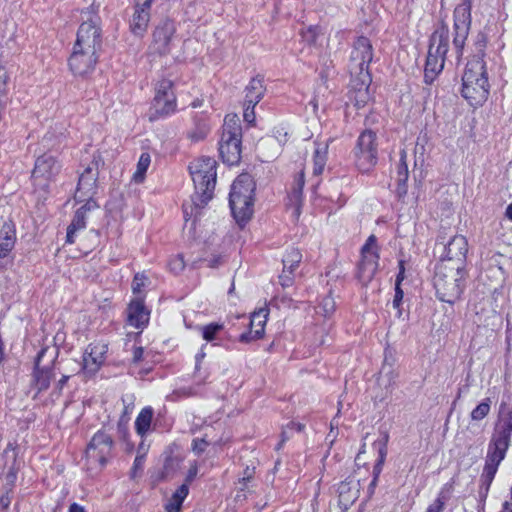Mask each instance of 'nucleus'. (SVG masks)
<instances>
[{"mask_svg":"<svg viewBox=\"0 0 512 512\" xmlns=\"http://www.w3.org/2000/svg\"><path fill=\"white\" fill-rule=\"evenodd\" d=\"M100 46L99 18L94 15L80 25L72 54L68 59L69 68L75 76L84 77L95 69Z\"/></svg>","mask_w":512,"mask_h":512,"instance_id":"nucleus-1","label":"nucleus"},{"mask_svg":"<svg viewBox=\"0 0 512 512\" xmlns=\"http://www.w3.org/2000/svg\"><path fill=\"white\" fill-rule=\"evenodd\" d=\"M217 163L212 157H199L189 165V171L195 186V195L191 203L183 204V215L186 221L196 218L200 204H206L213 194L216 185Z\"/></svg>","mask_w":512,"mask_h":512,"instance_id":"nucleus-2","label":"nucleus"},{"mask_svg":"<svg viewBox=\"0 0 512 512\" xmlns=\"http://www.w3.org/2000/svg\"><path fill=\"white\" fill-rule=\"evenodd\" d=\"M512 436V411L506 410L500 413L499 420L496 423L492 439L489 443L485 466L482 473V479L486 483L484 496H486L489 486L492 483L498 467L505 458L506 451L510 445Z\"/></svg>","mask_w":512,"mask_h":512,"instance_id":"nucleus-3","label":"nucleus"},{"mask_svg":"<svg viewBox=\"0 0 512 512\" xmlns=\"http://www.w3.org/2000/svg\"><path fill=\"white\" fill-rule=\"evenodd\" d=\"M490 84L484 60L474 57L466 64L462 76V96L473 106L482 105L489 96Z\"/></svg>","mask_w":512,"mask_h":512,"instance_id":"nucleus-4","label":"nucleus"},{"mask_svg":"<svg viewBox=\"0 0 512 512\" xmlns=\"http://www.w3.org/2000/svg\"><path fill=\"white\" fill-rule=\"evenodd\" d=\"M466 280V270L462 266L438 262L435 267L433 285L438 299L454 304L461 296Z\"/></svg>","mask_w":512,"mask_h":512,"instance_id":"nucleus-5","label":"nucleus"},{"mask_svg":"<svg viewBox=\"0 0 512 512\" xmlns=\"http://www.w3.org/2000/svg\"><path fill=\"white\" fill-rule=\"evenodd\" d=\"M255 183L247 174L239 175L231 186L229 205L239 225H244L253 215Z\"/></svg>","mask_w":512,"mask_h":512,"instance_id":"nucleus-6","label":"nucleus"},{"mask_svg":"<svg viewBox=\"0 0 512 512\" xmlns=\"http://www.w3.org/2000/svg\"><path fill=\"white\" fill-rule=\"evenodd\" d=\"M242 130L237 115H227L219 142V153L224 163L236 165L241 159Z\"/></svg>","mask_w":512,"mask_h":512,"instance_id":"nucleus-7","label":"nucleus"},{"mask_svg":"<svg viewBox=\"0 0 512 512\" xmlns=\"http://www.w3.org/2000/svg\"><path fill=\"white\" fill-rule=\"evenodd\" d=\"M448 46V30L445 27L437 29L430 39L424 73L426 83L433 82L436 75L442 71Z\"/></svg>","mask_w":512,"mask_h":512,"instance_id":"nucleus-8","label":"nucleus"},{"mask_svg":"<svg viewBox=\"0 0 512 512\" xmlns=\"http://www.w3.org/2000/svg\"><path fill=\"white\" fill-rule=\"evenodd\" d=\"M352 154L357 170L361 173L370 172L378 160L376 133L372 130H364L357 138Z\"/></svg>","mask_w":512,"mask_h":512,"instance_id":"nucleus-9","label":"nucleus"},{"mask_svg":"<svg viewBox=\"0 0 512 512\" xmlns=\"http://www.w3.org/2000/svg\"><path fill=\"white\" fill-rule=\"evenodd\" d=\"M177 108L174 83L168 78L159 80L155 85V95L149 110V120L155 121L175 113Z\"/></svg>","mask_w":512,"mask_h":512,"instance_id":"nucleus-10","label":"nucleus"},{"mask_svg":"<svg viewBox=\"0 0 512 512\" xmlns=\"http://www.w3.org/2000/svg\"><path fill=\"white\" fill-rule=\"evenodd\" d=\"M113 440L104 431L96 432L85 451L86 467L88 470H101L111 457Z\"/></svg>","mask_w":512,"mask_h":512,"instance_id":"nucleus-11","label":"nucleus"},{"mask_svg":"<svg viewBox=\"0 0 512 512\" xmlns=\"http://www.w3.org/2000/svg\"><path fill=\"white\" fill-rule=\"evenodd\" d=\"M379 247L375 235H370L361 248V261L358 265L357 278L367 285L374 278L379 267Z\"/></svg>","mask_w":512,"mask_h":512,"instance_id":"nucleus-12","label":"nucleus"},{"mask_svg":"<svg viewBox=\"0 0 512 512\" xmlns=\"http://www.w3.org/2000/svg\"><path fill=\"white\" fill-rule=\"evenodd\" d=\"M180 39L176 34V24L171 20L161 21L154 29L152 42L150 44L151 53L158 55L170 54L172 49L179 43Z\"/></svg>","mask_w":512,"mask_h":512,"instance_id":"nucleus-13","label":"nucleus"},{"mask_svg":"<svg viewBox=\"0 0 512 512\" xmlns=\"http://www.w3.org/2000/svg\"><path fill=\"white\" fill-rule=\"evenodd\" d=\"M60 170L61 164L53 155L43 154L39 156L35 161L32 171V180L35 188L47 190L50 183L55 181Z\"/></svg>","mask_w":512,"mask_h":512,"instance_id":"nucleus-14","label":"nucleus"},{"mask_svg":"<svg viewBox=\"0 0 512 512\" xmlns=\"http://www.w3.org/2000/svg\"><path fill=\"white\" fill-rule=\"evenodd\" d=\"M372 45L366 37H359L351 51L348 69L351 77L369 73L368 67L372 60Z\"/></svg>","mask_w":512,"mask_h":512,"instance_id":"nucleus-15","label":"nucleus"},{"mask_svg":"<svg viewBox=\"0 0 512 512\" xmlns=\"http://www.w3.org/2000/svg\"><path fill=\"white\" fill-rule=\"evenodd\" d=\"M108 345L102 341L90 343L84 350L80 370L86 375H95L106 361Z\"/></svg>","mask_w":512,"mask_h":512,"instance_id":"nucleus-16","label":"nucleus"},{"mask_svg":"<svg viewBox=\"0 0 512 512\" xmlns=\"http://www.w3.org/2000/svg\"><path fill=\"white\" fill-rule=\"evenodd\" d=\"M49 350V347L42 348L38 352L35 359L33 382L39 392L46 390L50 386V382L54 377L52 365L55 358L57 357V350L53 349L50 353L49 361L46 364L43 363V358L49 352Z\"/></svg>","mask_w":512,"mask_h":512,"instance_id":"nucleus-17","label":"nucleus"},{"mask_svg":"<svg viewBox=\"0 0 512 512\" xmlns=\"http://www.w3.org/2000/svg\"><path fill=\"white\" fill-rule=\"evenodd\" d=\"M471 25V8L468 4H460L454 10V39L455 48L461 51L469 34Z\"/></svg>","mask_w":512,"mask_h":512,"instance_id":"nucleus-18","label":"nucleus"},{"mask_svg":"<svg viewBox=\"0 0 512 512\" xmlns=\"http://www.w3.org/2000/svg\"><path fill=\"white\" fill-rule=\"evenodd\" d=\"M468 252V241L463 235L453 236L444 246V253L439 262L449 265L462 266L465 268L466 255Z\"/></svg>","mask_w":512,"mask_h":512,"instance_id":"nucleus-19","label":"nucleus"},{"mask_svg":"<svg viewBox=\"0 0 512 512\" xmlns=\"http://www.w3.org/2000/svg\"><path fill=\"white\" fill-rule=\"evenodd\" d=\"M371 77L369 73L351 77L348 91V101L356 108L363 107L370 100L369 85Z\"/></svg>","mask_w":512,"mask_h":512,"instance_id":"nucleus-20","label":"nucleus"},{"mask_svg":"<svg viewBox=\"0 0 512 512\" xmlns=\"http://www.w3.org/2000/svg\"><path fill=\"white\" fill-rule=\"evenodd\" d=\"M98 171L95 167H87L80 175L75 198L78 201L93 200L92 197L96 193V182Z\"/></svg>","mask_w":512,"mask_h":512,"instance_id":"nucleus-21","label":"nucleus"},{"mask_svg":"<svg viewBox=\"0 0 512 512\" xmlns=\"http://www.w3.org/2000/svg\"><path fill=\"white\" fill-rule=\"evenodd\" d=\"M152 0L145 3L143 0H135V10L130 20V29L133 34L142 36L150 21V7Z\"/></svg>","mask_w":512,"mask_h":512,"instance_id":"nucleus-22","label":"nucleus"},{"mask_svg":"<svg viewBox=\"0 0 512 512\" xmlns=\"http://www.w3.org/2000/svg\"><path fill=\"white\" fill-rule=\"evenodd\" d=\"M268 315L269 311L266 307L254 311L250 317V329L247 333L241 334L240 341L248 343L261 338L265 332Z\"/></svg>","mask_w":512,"mask_h":512,"instance_id":"nucleus-23","label":"nucleus"},{"mask_svg":"<svg viewBox=\"0 0 512 512\" xmlns=\"http://www.w3.org/2000/svg\"><path fill=\"white\" fill-rule=\"evenodd\" d=\"M99 206L95 200H88L81 206L73 217L71 224L67 228L66 242L69 244L74 243L75 235L79 230L86 227L85 217L86 213L97 209Z\"/></svg>","mask_w":512,"mask_h":512,"instance_id":"nucleus-24","label":"nucleus"},{"mask_svg":"<svg viewBox=\"0 0 512 512\" xmlns=\"http://www.w3.org/2000/svg\"><path fill=\"white\" fill-rule=\"evenodd\" d=\"M149 313L143 305L142 296L131 300L128 307L127 321L130 326L141 328L148 323Z\"/></svg>","mask_w":512,"mask_h":512,"instance_id":"nucleus-25","label":"nucleus"},{"mask_svg":"<svg viewBox=\"0 0 512 512\" xmlns=\"http://www.w3.org/2000/svg\"><path fill=\"white\" fill-rule=\"evenodd\" d=\"M359 483L354 480H346L339 484V504L348 509L359 497Z\"/></svg>","mask_w":512,"mask_h":512,"instance_id":"nucleus-26","label":"nucleus"},{"mask_svg":"<svg viewBox=\"0 0 512 512\" xmlns=\"http://www.w3.org/2000/svg\"><path fill=\"white\" fill-rule=\"evenodd\" d=\"M15 230L9 224H4L0 231V259L5 258L15 245Z\"/></svg>","mask_w":512,"mask_h":512,"instance_id":"nucleus-27","label":"nucleus"},{"mask_svg":"<svg viewBox=\"0 0 512 512\" xmlns=\"http://www.w3.org/2000/svg\"><path fill=\"white\" fill-rule=\"evenodd\" d=\"M264 92L265 88L263 81L259 78H253L246 87V103L252 106H256L263 98Z\"/></svg>","mask_w":512,"mask_h":512,"instance_id":"nucleus-28","label":"nucleus"},{"mask_svg":"<svg viewBox=\"0 0 512 512\" xmlns=\"http://www.w3.org/2000/svg\"><path fill=\"white\" fill-rule=\"evenodd\" d=\"M328 155V143H316V147L313 154V174L321 175L324 171L327 162Z\"/></svg>","mask_w":512,"mask_h":512,"instance_id":"nucleus-29","label":"nucleus"},{"mask_svg":"<svg viewBox=\"0 0 512 512\" xmlns=\"http://www.w3.org/2000/svg\"><path fill=\"white\" fill-rule=\"evenodd\" d=\"M152 419L153 409L150 406L140 411L135 420V429L138 435L144 437L150 431Z\"/></svg>","mask_w":512,"mask_h":512,"instance_id":"nucleus-30","label":"nucleus"},{"mask_svg":"<svg viewBox=\"0 0 512 512\" xmlns=\"http://www.w3.org/2000/svg\"><path fill=\"white\" fill-rule=\"evenodd\" d=\"M387 442L388 436L386 435L382 440H378L374 443V447L377 449L378 457L374 466V479L371 482V486H375L377 478L382 471V466L387 456Z\"/></svg>","mask_w":512,"mask_h":512,"instance_id":"nucleus-31","label":"nucleus"},{"mask_svg":"<svg viewBox=\"0 0 512 512\" xmlns=\"http://www.w3.org/2000/svg\"><path fill=\"white\" fill-rule=\"evenodd\" d=\"M452 490V484H445L439 491L436 499L427 507L426 512H443L446 501L449 499Z\"/></svg>","mask_w":512,"mask_h":512,"instance_id":"nucleus-32","label":"nucleus"},{"mask_svg":"<svg viewBox=\"0 0 512 512\" xmlns=\"http://www.w3.org/2000/svg\"><path fill=\"white\" fill-rule=\"evenodd\" d=\"M409 171L405 161V157L402 156L397 166V193L399 196L405 195L407 192L406 183L408 181Z\"/></svg>","mask_w":512,"mask_h":512,"instance_id":"nucleus-33","label":"nucleus"},{"mask_svg":"<svg viewBox=\"0 0 512 512\" xmlns=\"http://www.w3.org/2000/svg\"><path fill=\"white\" fill-rule=\"evenodd\" d=\"M151 157L148 153H142L139 157L138 163L136 165V170L132 175V181L134 183H142L145 179L146 172L150 166Z\"/></svg>","mask_w":512,"mask_h":512,"instance_id":"nucleus-34","label":"nucleus"},{"mask_svg":"<svg viewBox=\"0 0 512 512\" xmlns=\"http://www.w3.org/2000/svg\"><path fill=\"white\" fill-rule=\"evenodd\" d=\"M302 260V254L298 249L288 250L283 258L284 272L292 274Z\"/></svg>","mask_w":512,"mask_h":512,"instance_id":"nucleus-35","label":"nucleus"},{"mask_svg":"<svg viewBox=\"0 0 512 512\" xmlns=\"http://www.w3.org/2000/svg\"><path fill=\"white\" fill-rule=\"evenodd\" d=\"M224 325L220 323H209L200 327L201 335L206 342H213L219 339Z\"/></svg>","mask_w":512,"mask_h":512,"instance_id":"nucleus-36","label":"nucleus"},{"mask_svg":"<svg viewBox=\"0 0 512 512\" xmlns=\"http://www.w3.org/2000/svg\"><path fill=\"white\" fill-rule=\"evenodd\" d=\"M304 186V174L301 172L295 179V185L289 195L290 201L295 205V212L299 213V205L302 197V189Z\"/></svg>","mask_w":512,"mask_h":512,"instance_id":"nucleus-37","label":"nucleus"},{"mask_svg":"<svg viewBox=\"0 0 512 512\" xmlns=\"http://www.w3.org/2000/svg\"><path fill=\"white\" fill-rule=\"evenodd\" d=\"M210 132V125L206 121H199L195 123L193 129L188 133V137L193 142H198L206 138Z\"/></svg>","mask_w":512,"mask_h":512,"instance_id":"nucleus-38","label":"nucleus"},{"mask_svg":"<svg viewBox=\"0 0 512 512\" xmlns=\"http://www.w3.org/2000/svg\"><path fill=\"white\" fill-rule=\"evenodd\" d=\"M491 400L489 398L484 399L479 403L471 412V419L474 421H480L484 419L490 412Z\"/></svg>","mask_w":512,"mask_h":512,"instance_id":"nucleus-39","label":"nucleus"},{"mask_svg":"<svg viewBox=\"0 0 512 512\" xmlns=\"http://www.w3.org/2000/svg\"><path fill=\"white\" fill-rule=\"evenodd\" d=\"M335 311V301L331 296H325L322 298L318 306L316 307V312L324 317H329Z\"/></svg>","mask_w":512,"mask_h":512,"instance_id":"nucleus-40","label":"nucleus"},{"mask_svg":"<svg viewBox=\"0 0 512 512\" xmlns=\"http://www.w3.org/2000/svg\"><path fill=\"white\" fill-rule=\"evenodd\" d=\"M169 269L173 272V273H179L181 271H183V269L185 268V261H184V258L181 254H178L174 257H172L169 261Z\"/></svg>","mask_w":512,"mask_h":512,"instance_id":"nucleus-41","label":"nucleus"},{"mask_svg":"<svg viewBox=\"0 0 512 512\" xmlns=\"http://www.w3.org/2000/svg\"><path fill=\"white\" fill-rule=\"evenodd\" d=\"M146 277L143 274H136L132 282V291L135 297L141 296V290L145 286Z\"/></svg>","mask_w":512,"mask_h":512,"instance_id":"nucleus-42","label":"nucleus"},{"mask_svg":"<svg viewBox=\"0 0 512 512\" xmlns=\"http://www.w3.org/2000/svg\"><path fill=\"white\" fill-rule=\"evenodd\" d=\"M189 488L187 484H182L172 495V498L184 502L186 497L188 496Z\"/></svg>","mask_w":512,"mask_h":512,"instance_id":"nucleus-43","label":"nucleus"},{"mask_svg":"<svg viewBox=\"0 0 512 512\" xmlns=\"http://www.w3.org/2000/svg\"><path fill=\"white\" fill-rule=\"evenodd\" d=\"M254 108L255 106L249 105L245 102L243 117L248 124H253L255 122Z\"/></svg>","mask_w":512,"mask_h":512,"instance_id":"nucleus-44","label":"nucleus"},{"mask_svg":"<svg viewBox=\"0 0 512 512\" xmlns=\"http://www.w3.org/2000/svg\"><path fill=\"white\" fill-rule=\"evenodd\" d=\"M208 446V442L205 439H194L192 442V449L196 454H201L205 451Z\"/></svg>","mask_w":512,"mask_h":512,"instance_id":"nucleus-45","label":"nucleus"},{"mask_svg":"<svg viewBox=\"0 0 512 512\" xmlns=\"http://www.w3.org/2000/svg\"><path fill=\"white\" fill-rule=\"evenodd\" d=\"M17 480V469L13 466L5 474L6 484L13 487Z\"/></svg>","mask_w":512,"mask_h":512,"instance_id":"nucleus-46","label":"nucleus"},{"mask_svg":"<svg viewBox=\"0 0 512 512\" xmlns=\"http://www.w3.org/2000/svg\"><path fill=\"white\" fill-rule=\"evenodd\" d=\"M275 139L280 143L284 144L287 141L288 132L283 127L275 128L274 131Z\"/></svg>","mask_w":512,"mask_h":512,"instance_id":"nucleus-47","label":"nucleus"},{"mask_svg":"<svg viewBox=\"0 0 512 512\" xmlns=\"http://www.w3.org/2000/svg\"><path fill=\"white\" fill-rule=\"evenodd\" d=\"M11 504V497L9 493L0 496V512H7Z\"/></svg>","mask_w":512,"mask_h":512,"instance_id":"nucleus-48","label":"nucleus"},{"mask_svg":"<svg viewBox=\"0 0 512 512\" xmlns=\"http://www.w3.org/2000/svg\"><path fill=\"white\" fill-rule=\"evenodd\" d=\"M403 296H404V293H403V290L401 289V287H398V285H395V295H394V299H393V307L394 308L400 307V304L403 300Z\"/></svg>","mask_w":512,"mask_h":512,"instance_id":"nucleus-49","label":"nucleus"},{"mask_svg":"<svg viewBox=\"0 0 512 512\" xmlns=\"http://www.w3.org/2000/svg\"><path fill=\"white\" fill-rule=\"evenodd\" d=\"M279 280H280V284L283 287H289L292 285V282H293V278L291 277V274H289L288 272H284V271L280 275Z\"/></svg>","mask_w":512,"mask_h":512,"instance_id":"nucleus-50","label":"nucleus"},{"mask_svg":"<svg viewBox=\"0 0 512 512\" xmlns=\"http://www.w3.org/2000/svg\"><path fill=\"white\" fill-rule=\"evenodd\" d=\"M197 473H198V465H197V463L194 462L190 465V468L187 472L186 481L187 482L193 481V479L197 476Z\"/></svg>","mask_w":512,"mask_h":512,"instance_id":"nucleus-51","label":"nucleus"},{"mask_svg":"<svg viewBox=\"0 0 512 512\" xmlns=\"http://www.w3.org/2000/svg\"><path fill=\"white\" fill-rule=\"evenodd\" d=\"M251 479H252V473H249V476H243L241 479H239L237 484H238V488H239L240 492L245 491V489L247 488V484Z\"/></svg>","mask_w":512,"mask_h":512,"instance_id":"nucleus-52","label":"nucleus"},{"mask_svg":"<svg viewBox=\"0 0 512 512\" xmlns=\"http://www.w3.org/2000/svg\"><path fill=\"white\" fill-rule=\"evenodd\" d=\"M404 273H405L404 262L399 261V273L396 278V285H398V287H400L401 282L403 281V279L405 277Z\"/></svg>","mask_w":512,"mask_h":512,"instance_id":"nucleus-53","label":"nucleus"},{"mask_svg":"<svg viewBox=\"0 0 512 512\" xmlns=\"http://www.w3.org/2000/svg\"><path fill=\"white\" fill-rule=\"evenodd\" d=\"M275 301L277 302V304L279 306H283V307H290L291 302H292V300L286 296H282V297L278 296L275 298Z\"/></svg>","mask_w":512,"mask_h":512,"instance_id":"nucleus-54","label":"nucleus"},{"mask_svg":"<svg viewBox=\"0 0 512 512\" xmlns=\"http://www.w3.org/2000/svg\"><path fill=\"white\" fill-rule=\"evenodd\" d=\"M205 347H206V345H202V347H201L200 351H199V352L196 354V356H195V359H196V368H198V367H199V365H200L201 361H202V360L205 358V356H206V353H205V351H204Z\"/></svg>","mask_w":512,"mask_h":512,"instance_id":"nucleus-55","label":"nucleus"},{"mask_svg":"<svg viewBox=\"0 0 512 512\" xmlns=\"http://www.w3.org/2000/svg\"><path fill=\"white\" fill-rule=\"evenodd\" d=\"M182 504H183L182 502H180V501H178V500H176V499L171 497L165 507H172V508H174L176 510H180L181 511Z\"/></svg>","mask_w":512,"mask_h":512,"instance_id":"nucleus-56","label":"nucleus"},{"mask_svg":"<svg viewBox=\"0 0 512 512\" xmlns=\"http://www.w3.org/2000/svg\"><path fill=\"white\" fill-rule=\"evenodd\" d=\"M68 512H86L85 508L78 503H72L69 506Z\"/></svg>","mask_w":512,"mask_h":512,"instance_id":"nucleus-57","label":"nucleus"},{"mask_svg":"<svg viewBox=\"0 0 512 512\" xmlns=\"http://www.w3.org/2000/svg\"><path fill=\"white\" fill-rule=\"evenodd\" d=\"M143 352L144 351H143L142 347L135 348L134 355H133L134 360L135 361H139L142 358V356H143Z\"/></svg>","mask_w":512,"mask_h":512,"instance_id":"nucleus-58","label":"nucleus"},{"mask_svg":"<svg viewBox=\"0 0 512 512\" xmlns=\"http://www.w3.org/2000/svg\"><path fill=\"white\" fill-rule=\"evenodd\" d=\"M505 216L510 220L512 221V203H510L507 208H506V211H505Z\"/></svg>","mask_w":512,"mask_h":512,"instance_id":"nucleus-59","label":"nucleus"},{"mask_svg":"<svg viewBox=\"0 0 512 512\" xmlns=\"http://www.w3.org/2000/svg\"><path fill=\"white\" fill-rule=\"evenodd\" d=\"M501 512H512V504L509 502H505L503 504V508Z\"/></svg>","mask_w":512,"mask_h":512,"instance_id":"nucleus-60","label":"nucleus"},{"mask_svg":"<svg viewBox=\"0 0 512 512\" xmlns=\"http://www.w3.org/2000/svg\"><path fill=\"white\" fill-rule=\"evenodd\" d=\"M68 379H69L68 375H63V377L59 381L60 387H63V385H65V383L67 382Z\"/></svg>","mask_w":512,"mask_h":512,"instance_id":"nucleus-61","label":"nucleus"},{"mask_svg":"<svg viewBox=\"0 0 512 512\" xmlns=\"http://www.w3.org/2000/svg\"><path fill=\"white\" fill-rule=\"evenodd\" d=\"M166 512H180V510H176L172 507H165Z\"/></svg>","mask_w":512,"mask_h":512,"instance_id":"nucleus-62","label":"nucleus"},{"mask_svg":"<svg viewBox=\"0 0 512 512\" xmlns=\"http://www.w3.org/2000/svg\"><path fill=\"white\" fill-rule=\"evenodd\" d=\"M141 461H142V458H141V457H136V459H135V465H139V464H141Z\"/></svg>","mask_w":512,"mask_h":512,"instance_id":"nucleus-63","label":"nucleus"},{"mask_svg":"<svg viewBox=\"0 0 512 512\" xmlns=\"http://www.w3.org/2000/svg\"><path fill=\"white\" fill-rule=\"evenodd\" d=\"M249 473H252V474H253V470H250L249 468H247V469L245 470L244 476H249Z\"/></svg>","mask_w":512,"mask_h":512,"instance_id":"nucleus-64","label":"nucleus"}]
</instances>
